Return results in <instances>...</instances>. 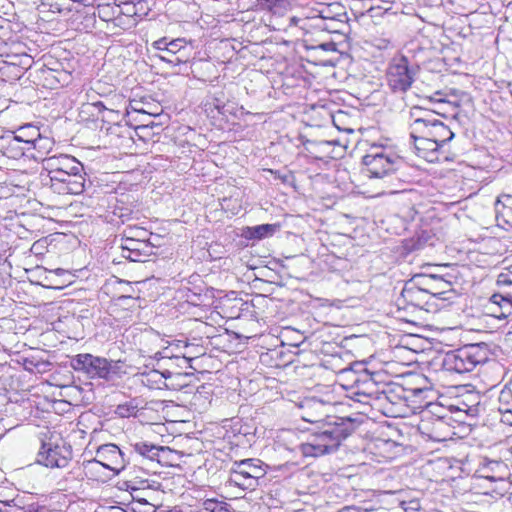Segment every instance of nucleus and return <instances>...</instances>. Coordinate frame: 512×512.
<instances>
[{
    "label": "nucleus",
    "instance_id": "4c0bfd02",
    "mask_svg": "<svg viewBox=\"0 0 512 512\" xmlns=\"http://www.w3.org/2000/svg\"><path fill=\"white\" fill-rule=\"evenodd\" d=\"M118 487L120 489H125V490H138V486H137V482L134 481V480H131V479H125L123 481H120L118 483Z\"/></svg>",
    "mask_w": 512,
    "mask_h": 512
},
{
    "label": "nucleus",
    "instance_id": "603ef678",
    "mask_svg": "<svg viewBox=\"0 0 512 512\" xmlns=\"http://www.w3.org/2000/svg\"><path fill=\"white\" fill-rule=\"evenodd\" d=\"M56 272H57V274H60V273L64 272V270H63V269H61V268H58V269L56 270Z\"/></svg>",
    "mask_w": 512,
    "mask_h": 512
},
{
    "label": "nucleus",
    "instance_id": "58836bf2",
    "mask_svg": "<svg viewBox=\"0 0 512 512\" xmlns=\"http://www.w3.org/2000/svg\"><path fill=\"white\" fill-rule=\"evenodd\" d=\"M338 512H380V511L362 509V508L356 507V506H345L342 509H340Z\"/></svg>",
    "mask_w": 512,
    "mask_h": 512
},
{
    "label": "nucleus",
    "instance_id": "f3484780",
    "mask_svg": "<svg viewBox=\"0 0 512 512\" xmlns=\"http://www.w3.org/2000/svg\"><path fill=\"white\" fill-rule=\"evenodd\" d=\"M496 284L498 291L490 297V301L500 306L503 303L512 306V266L498 275Z\"/></svg>",
    "mask_w": 512,
    "mask_h": 512
},
{
    "label": "nucleus",
    "instance_id": "79ce46f5",
    "mask_svg": "<svg viewBox=\"0 0 512 512\" xmlns=\"http://www.w3.org/2000/svg\"><path fill=\"white\" fill-rule=\"evenodd\" d=\"M168 350V347H164L163 351H158L155 353V358L156 359H161V358H170L171 356L166 352Z\"/></svg>",
    "mask_w": 512,
    "mask_h": 512
},
{
    "label": "nucleus",
    "instance_id": "9b49d317",
    "mask_svg": "<svg viewBox=\"0 0 512 512\" xmlns=\"http://www.w3.org/2000/svg\"><path fill=\"white\" fill-rule=\"evenodd\" d=\"M100 466L119 474L125 470L124 452L115 444L102 445L96 452V458L84 462V468L89 471Z\"/></svg>",
    "mask_w": 512,
    "mask_h": 512
},
{
    "label": "nucleus",
    "instance_id": "37998d69",
    "mask_svg": "<svg viewBox=\"0 0 512 512\" xmlns=\"http://www.w3.org/2000/svg\"><path fill=\"white\" fill-rule=\"evenodd\" d=\"M11 501H0V512H9Z\"/></svg>",
    "mask_w": 512,
    "mask_h": 512
},
{
    "label": "nucleus",
    "instance_id": "bb28decb",
    "mask_svg": "<svg viewBox=\"0 0 512 512\" xmlns=\"http://www.w3.org/2000/svg\"><path fill=\"white\" fill-rule=\"evenodd\" d=\"M92 110H97L98 113L107 111L110 114H116V115L119 114V111L114 110L113 108L107 107L102 101L83 104L82 112H91V114L94 116L95 114L93 113Z\"/></svg>",
    "mask_w": 512,
    "mask_h": 512
},
{
    "label": "nucleus",
    "instance_id": "393cba45",
    "mask_svg": "<svg viewBox=\"0 0 512 512\" xmlns=\"http://www.w3.org/2000/svg\"><path fill=\"white\" fill-rule=\"evenodd\" d=\"M186 44L187 42L184 38L173 39L170 42H167L165 52L172 56H184L187 62L189 55L186 54Z\"/></svg>",
    "mask_w": 512,
    "mask_h": 512
},
{
    "label": "nucleus",
    "instance_id": "6ab92c4d",
    "mask_svg": "<svg viewBox=\"0 0 512 512\" xmlns=\"http://www.w3.org/2000/svg\"><path fill=\"white\" fill-rule=\"evenodd\" d=\"M365 365L360 362H354L350 366L341 369L337 373V378L341 386L347 390L350 394L354 390L357 381L360 377V372L363 371Z\"/></svg>",
    "mask_w": 512,
    "mask_h": 512
},
{
    "label": "nucleus",
    "instance_id": "a878e982",
    "mask_svg": "<svg viewBox=\"0 0 512 512\" xmlns=\"http://www.w3.org/2000/svg\"><path fill=\"white\" fill-rule=\"evenodd\" d=\"M306 49L311 52V56L313 57L321 56L322 53H334L337 51L336 44L332 41L320 43L318 45H306Z\"/></svg>",
    "mask_w": 512,
    "mask_h": 512
},
{
    "label": "nucleus",
    "instance_id": "7c9ffc66",
    "mask_svg": "<svg viewBox=\"0 0 512 512\" xmlns=\"http://www.w3.org/2000/svg\"><path fill=\"white\" fill-rule=\"evenodd\" d=\"M410 117L412 122H416L418 119H437L434 112L422 109L421 107H413L410 110Z\"/></svg>",
    "mask_w": 512,
    "mask_h": 512
},
{
    "label": "nucleus",
    "instance_id": "5701e85b",
    "mask_svg": "<svg viewBox=\"0 0 512 512\" xmlns=\"http://www.w3.org/2000/svg\"><path fill=\"white\" fill-rule=\"evenodd\" d=\"M280 228L279 224H262L248 228L249 237L252 239H263L272 236Z\"/></svg>",
    "mask_w": 512,
    "mask_h": 512
},
{
    "label": "nucleus",
    "instance_id": "b1692460",
    "mask_svg": "<svg viewBox=\"0 0 512 512\" xmlns=\"http://www.w3.org/2000/svg\"><path fill=\"white\" fill-rule=\"evenodd\" d=\"M197 512H231V509L225 501L206 499L198 506Z\"/></svg>",
    "mask_w": 512,
    "mask_h": 512
},
{
    "label": "nucleus",
    "instance_id": "e433bc0d",
    "mask_svg": "<svg viewBox=\"0 0 512 512\" xmlns=\"http://www.w3.org/2000/svg\"><path fill=\"white\" fill-rule=\"evenodd\" d=\"M159 58H160V60H162L164 62L174 64V65H178L180 63H186V58L184 56H172L171 54H168L167 56L159 55Z\"/></svg>",
    "mask_w": 512,
    "mask_h": 512
},
{
    "label": "nucleus",
    "instance_id": "dca6fc26",
    "mask_svg": "<svg viewBox=\"0 0 512 512\" xmlns=\"http://www.w3.org/2000/svg\"><path fill=\"white\" fill-rule=\"evenodd\" d=\"M418 283L424 287V290L432 298L446 299V293L452 291L451 282L445 280L442 276L434 274L418 275Z\"/></svg>",
    "mask_w": 512,
    "mask_h": 512
},
{
    "label": "nucleus",
    "instance_id": "aec40b11",
    "mask_svg": "<svg viewBox=\"0 0 512 512\" xmlns=\"http://www.w3.org/2000/svg\"><path fill=\"white\" fill-rule=\"evenodd\" d=\"M53 145L54 142L50 138L43 137L40 134L37 140H35V142L29 148H27L28 158L35 161H41L43 163V160L48 158L45 157V155L49 153Z\"/></svg>",
    "mask_w": 512,
    "mask_h": 512
},
{
    "label": "nucleus",
    "instance_id": "2eb2a0df",
    "mask_svg": "<svg viewBox=\"0 0 512 512\" xmlns=\"http://www.w3.org/2000/svg\"><path fill=\"white\" fill-rule=\"evenodd\" d=\"M475 477L487 481L502 480L507 478L508 467L501 460H491L486 457L479 459L478 468L475 470Z\"/></svg>",
    "mask_w": 512,
    "mask_h": 512
},
{
    "label": "nucleus",
    "instance_id": "8fccbe9b",
    "mask_svg": "<svg viewBox=\"0 0 512 512\" xmlns=\"http://www.w3.org/2000/svg\"><path fill=\"white\" fill-rule=\"evenodd\" d=\"M436 424H438V425H442V424H443L442 419H440V418H439V419H437V420H436Z\"/></svg>",
    "mask_w": 512,
    "mask_h": 512
},
{
    "label": "nucleus",
    "instance_id": "4be33fe9",
    "mask_svg": "<svg viewBox=\"0 0 512 512\" xmlns=\"http://www.w3.org/2000/svg\"><path fill=\"white\" fill-rule=\"evenodd\" d=\"M131 446L137 454L152 461L157 460L159 457V453L161 451H164V447L162 446H157L152 443L142 441L136 442Z\"/></svg>",
    "mask_w": 512,
    "mask_h": 512
},
{
    "label": "nucleus",
    "instance_id": "39448f33",
    "mask_svg": "<svg viewBox=\"0 0 512 512\" xmlns=\"http://www.w3.org/2000/svg\"><path fill=\"white\" fill-rule=\"evenodd\" d=\"M382 374L379 372H370L366 367L360 372L354 390L350 398L354 401L368 404L370 400L387 399V384L382 381Z\"/></svg>",
    "mask_w": 512,
    "mask_h": 512
},
{
    "label": "nucleus",
    "instance_id": "1a4fd4ad",
    "mask_svg": "<svg viewBox=\"0 0 512 512\" xmlns=\"http://www.w3.org/2000/svg\"><path fill=\"white\" fill-rule=\"evenodd\" d=\"M72 458V450L62 440L49 438L41 443L36 462L49 468H64Z\"/></svg>",
    "mask_w": 512,
    "mask_h": 512
},
{
    "label": "nucleus",
    "instance_id": "3c124183",
    "mask_svg": "<svg viewBox=\"0 0 512 512\" xmlns=\"http://www.w3.org/2000/svg\"><path fill=\"white\" fill-rule=\"evenodd\" d=\"M422 392H423V390H422V389H415V390H414V393H415V394L422 393Z\"/></svg>",
    "mask_w": 512,
    "mask_h": 512
},
{
    "label": "nucleus",
    "instance_id": "49530a36",
    "mask_svg": "<svg viewBox=\"0 0 512 512\" xmlns=\"http://www.w3.org/2000/svg\"><path fill=\"white\" fill-rule=\"evenodd\" d=\"M73 2L82 3L84 5H90L93 0H72Z\"/></svg>",
    "mask_w": 512,
    "mask_h": 512
},
{
    "label": "nucleus",
    "instance_id": "7ed1b4c3",
    "mask_svg": "<svg viewBox=\"0 0 512 512\" xmlns=\"http://www.w3.org/2000/svg\"><path fill=\"white\" fill-rule=\"evenodd\" d=\"M490 359V350L485 343L468 344L447 352L442 359V368L450 373L465 374Z\"/></svg>",
    "mask_w": 512,
    "mask_h": 512
},
{
    "label": "nucleus",
    "instance_id": "4468645a",
    "mask_svg": "<svg viewBox=\"0 0 512 512\" xmlns=\"http://www.w3.org/2000/svg\"><path fill=\"white\" fill-rule=\"evenodd\" d=\"M83 169V164L68 154L53 155L43 160V170L47 172L48 178L55 177V172L74 174L82 172Z\"/></svg>",
    "mask_w": 512,
    "mask_h": 512
},
{
    "label": "nucleus",
    "instance_id": "423d86ee",
    "mask_svg": "<svg viewBox=\"0 0 512 512\" xmlns=\"http://www.w3.org/2000/svg\"><path fill=\"white\" fill-rule=\"evenodd\" d=\"M265 474L260 460L245 459L233 464L227 483L242 490H252L258 486L259 479Z\"/></svg>",
    "mask_w": 512,
    "mask_h": 512
},
{
    "label": "nucleus",
    "instance_id": "de8ad7c7",
    "mask_svg": "<svg viewBox=\"0 0 512 512\" xmlns=\"http://www.w3.org/2000/svg\"><path fill=\"white\" fill-rule=\"evenodd\" d=\"M161 375H162V377H164V378H168V377H170L171 372H170V371H165V372H163Z\"/></svg>",
    "mask_w": 512,
    "mask_h": 512
},
{
    "label": "nucleus",
    "instance_id": "72a5a7b5",
    "mask_svg": "<svg viewBox=\"0 0 512 512\" xmlns=\"http://www.w3.org/2000/svg\"><path fill=\"white\" fill-rule=\"evenodd\" d=\"M330 144L331 143L329 141H312V140H307V142L305 143L306 149L310 153L317 152L318 150H320V148L330 146Z\"/></svg>",
    "mask_w": 512,
    "mask_h": 512
},
{
    "label": "nucleus",
    "instance_id": "f8f14e48",
    "mask_svg": "<svg viewBox=\"0 0 512 512\" xmlns=\"http://www.w3.org/2000/svg\"><path fill=\"white\" fill-rule=\"evenodd\" d=\"M430 295L418 283V275L407 281L396 300L399 310L424 309L429 310Z\"/></svg>",
    "mask_w": 512,
    "mask_h": 512
},
{
    "label": "nucleus",
    "instance_id": "f03ea898",
    "mask_svg": "<svg viewBox=\"0 0 512 512\" xmlns=\"http://www.w3.org/2000/svg\"><path fill=\"white\" fill-rule=\"evenodd\" d=\"M410 138L419 157L438 162L444 145L454 138L450 128L438 119H418L410 123Z\"/></svg>",
    "mask_w": 512,
    "mask_h": 512
},
{
    "label": "nucleus",
    "instance_id": "a211bd4d",
    "mask_svg": "<svg viewBox=\"0 0 512 512\" xmlns=\"http://www.w3.org/2000/svg\"><path fill=\"white\" fill-rule=\"evenodd\" d=\"M0 153L11 160H19L22 157L28 158V149L12 133L0 137Z\"/></svg>",
    "mask_w": 512,
    "mask_h": 512
},
{
    "label": "nucleus",
    "instance_id": "473e14b6",
    "mask_svg": "<svg viewBox=\"0 0 512 512\" xmlns=\"http://www.w3.org/2000/svg\"><path fill=\"white\" fill-rule=\"evenodd\" d=\"M496 209L499 211L498 206L501 205L503 209H509L512 211V195L510 194H501L496 200Z\"/></svg>",
    "mask_w": 512,
    "mask_h": 512
},
{
    "label": "nucleus",
    "instance_id": "0eeeda50",
    "mask_svg": "<svg viewBox=\"0 0 512 512\" xmlns=\"http://www.w3.org/2000/svg\"><path fill=\"white\" fill-rule=\"evenodd\" d=\"M143 229H128L121 238L120 248L121 256L131 262H145L148 258L155 254L156 247L149 240L140 239L138 237L144 234Z\"/></svg>",
    "mask_w": 512,
    "mask_h": 512
},
{
    "label": "nucleus",
    "instance_id": "c756f323",
    "mask_svg": "<svg viewBox=\"0 0 512 512\" xmlns=\"http://www.w3.org/2000/svg\"><path fill=\"white\" fill-rule=\"evenodd\" d=\"M116 7L117 6H111L109 3L103 5L99 4L97 7V15L103 21L112 20L116 13Z\"/></svg>",
    "mask_w": 512,
    "mask_h": 512
},
{
    "label": "nucleus",
    "instance_id": "09e8293b",
    "mask_svg": "<svg viewBox=\"0 0 512 512\" xmlns=\"http://www.w3.org/2000/svg\"><path fill=\"white\" fill-rule=\"evenodd\" d=\"M313 405L322 407L324 404L320 401L313 402Z\"/></svg>",
    "mask_w": 512,
    "mask_h": 512
},
{
    "label": "nucleus",
    "instance_id": "a18cd8bd",
    "mask_svg": "<svg viewBox=\"0 0 512 512\" xmlns=\"http://www.w3.org/2000/svg\"><path fill=\"white\" fill-rule=\"evenodd\" d=\"M299 21H300V19H298L295 16L289 17V26H292V25L296 26Z\"/></svg>",
    "mask_w": 512,
    "mask_h": 512
},
{
    "label": "nucleus",
    "instance_id": "9d476101",
    "mask_svg": "<svg viewBox=\"0 0 512 512\" xmlns=\"http://www.w3.org/2000/svg\"><path fill=\"white\" fill-rule=\"evenodd\" d=\"M417 68L409 65L406 56H399L392 59L387 68V83L393 92L404 93L412 86Z\"/></svg>",
    "mask_w": 512,
    "mask_h": 512
},
{
    "label": "nucleus",
    "instance_id": "cd10ccee",
    "mask_svg": "<svg viewBox=\"0 0 512 512\" xmlns=\"http://www.w3.org/2000/svg\"><path fill=\"white\" fill-rule=\"evenodd\" d=\"M137 411V405H134L132 402H126L119 404L116 407L115 413L121 418H129L135 416Z\"/></svg>",
    "mask_w": 512,
    "mask_h": 512
},
{
    "label": "nucleus",
    "instance_id": "864d4df0",
    "mask_svg": "<svg viewBox=\"0 0 512 512\" xmlns=\"http://www.w3.org/2000/svg\"><path fill=\"white\" fill-rule=\"evenodd\" d=\"M474 411H475V409H473V408H469V409H468V411H467V413H471V414H472V412H474Z\"/></svg>",
    "mask_w": 512,
    "mask_h": 512
},
{
    "label": "nucleus",
    "instance_id": "6e6552de",
    "mask_svg": "<svg viewBox=\"0 0 512 512\" xmlns=\"http://www.w3.org/2000/svg\"><path fill=\"white\" fill-rule=\"evenodd\" d=\"M112 360L104 357L94 356L90 353H83L74 356L71 360V367L78 372L85 373L89 378L110 380L115 374V366Z\"/></svg>",
    "mask_w": 512,
    "mask_h": 512
},
{
    "label": "nucleus",
    "instance_id": "412c9836",
    "mask_svg": "<svg viewBox=\"0 0 512 512\" xmlns=\"http://www.w3.org/2000/svg\"><path fill=\"white\" fill-rule=\"evenodd\" d=\"M12 134L17 137L23 145L29 148L41 133L38 127L27 124L19 127L15 132H12Z\"/></svg>",
    "mask_w": 512,
    "mask_h": 512
},
{
    "label": "nucleus",
    "instance_id": "f704fd0d",
    "mask_svg": "<svg viewBox=\"0 0 512 512\" xmlns=\"http://www.w3.org/2000/svg\"><path fill=\"white\" fill-rule=\"evenodd\" d=\"M9 512H37V508L34 506H28L27 508L19 505L15 499L11 500Z\"/></svg>",
    "mask_w": 512,
    "mask_h": 512
},
{
    "label": "nucleus",
    "instance_id": "20e7f679",
    "mask_svg": "<svg viewBox=\"0 0 512 512\" xmlns=\"http://www.w3.org/2000/svg\"><path fill=\"white\" fill-rule=\"evenodd\" d=\"M362 164L367 177L384 178L394 174L403 165V160L392 147L374 143L363 156Z\"/></svg>",
    "mask_w": 512,
    "mask_h": 512
},
{
    "label": "nucleus",
    "instance_id": "c85d7f7f",
    "mask_svg": "<svg viewBox=\"0 0 512 512\" xmlns=\"http://www.w3.org/2000/svg\"><path fill=\"white\" fill-rule=\"evenodd\" d=\"M507 478H504L502 480H493V481H490L491 484H493V486L491 487L490 490L484 492L485 494H488V495H491L492 497H496V496H503L505 491H506V488L508 486V483H507Z\"/></svg>",
    "mask_w": 512,
    "mask_h": 512
},
{
    "label": "nucleus",
    "instance_id": "a19ab883",
    "mask_svg": "<svg viewBox=\"0 0 512 512\" xmlns=\"http://www.w3.org/2000/svg\"><path fill=\"white\" fill-rule=\"evenodd\" d=\"M167 38L163 37L153 43V47L157 50L165 52V46H167Z\"/></svg>",
    "mask_w": 512,
    "mask_h": 512
},
{
    "label": "nucleus",
    "instance_id": "ddd939ff",
    "mask_svg": "<svg viewBox=\"0 0 512 512\" xmlns=\"http://www.w3.org/2000/svg\"><path fill=\"white\" fill-rule=\"evenodd\" d=\"M86 173L84 169L82 172L69 174L55 172V177L49 178L46 183L50 189L59 195H79L85 189Z\"/></svg>",
    "mask_w": 512,
    "mask_h": 512
},
{
    "label": "nucleus",
    "instance_id": "c9c22d12",
    "mask_svg": "<svg viewBox=\"0 0 512 512\" xmlns=\"http://www.w3.org/2000/svg\"><path fill=\"white\" fill-rule=\"evenodd\" d=\"M140 104L141 103L136 100L129 101L128 105L125 107L126 114L129 115L131 112L146 114L147 112L140 106Z\"/></svg>",
    "mask_w": 512,
    "mask_h": 512
},
{
    "label": "nucleus",
    "instance_id": "c03bdc74",
    "mask_svg": "<svg viewBox=\"0 0 512 512\" xmlns=\"http://www.w3.org/2000/svg\"><path fill=\"white\" fill-rule=\"evenodd\" d=\"M504 416L506 417V420L512 424V408L505 410Z\"/></svg>",
    "mask_w": 512,
    "mask_h": 512
},
{
    "label": "nucleus",
    "instance_id": "f257e3e1",
    "mask_svg": "<svg viewBox=\"0 0 512 512\" xmlns=\"http://www.w3.org/2000/svg\"><path fill=\"white\" fill-rule=\"evenodd\" d=\"M304 420L319 424L307 441L299 445V450L305 457H319L336 451L341 442L357 427L356 420L350 417L327 416L324 419L304 417Z\"/></svg>",
    "mask_w": 512,
    "mask_h": 512
},
{
    "label": "nucleus",
    "instance_id": "2f4dec72",
    "mask_svg": "<svg viewBox=\"0 0 512 512\" xmlns=\"http://www.w3.org/2000/svg\"><path fill=\"white\" fill-rule=\"evenodd\" d=\"M132 510L134 512H155V506L143 499L135 501Z\"/></svg>",
    "mask_w": 512,
    "mask_h": 512
},
{
    "label": "nucleus",
    "instance_id": "ea45409f",
    "mask_svg": "<svg viewBox=\"0 0 512 512\" xmlns=\"http://www.w3.org/2000/svg\"><path fill=\"white\" fill-rule=\"evenodd\" d=\"M96 512H128L125 509H123L120 506H109V507H102L96 510Z\"/></svg>",
    "mask_w": 512,
    "mask_h": 512
}]
</instances>
